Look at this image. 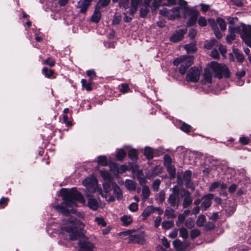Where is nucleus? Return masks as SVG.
Here are the masks:
<instances>
[{
	"label": "nucleus",
	"instance_id": "nucleus-1",
	"mask_svg": "<svg viewBox=\"0 0 251 251\" xmlns=\"http://www.w3.org/2000/svg\"><path fill=\"white\" fill-rule=\"evenodd\" d=\"M67 226L62 228L69 233L70 239H78L79 251H94V244L88 241V238L80 230L84 226V224L75 218L70 217L67 219Z\"/></svg>",
	"mask_w": 251,
	"mask_h": 251
},
{
	"label": "nucleus",
	"instance_id": "nucleus-2",
	"mask_svg": "<svg viewBox=\"0 0 251 251\" xmlns=\"http://www.w3.org/2000/svg\"><path fill=\"white\" fill-rule=\"evenodd\" d=\"M61 194L63 202L61 205H56L54 208L65 216H68L70 213L75 212L73 207L76 206V201H78L82 203L85 202L83 196L75 188L70 190L62 189Z\"/></svg>",
	"mask_w": 251,
	"mask_h": 251
},
{
	"label": "nucleus",
	"instance_id": "nucleus-3",
	"mask_svg": "<svg viewBox=\"0 0 251 251\" xmlns=\"http://www.w3.org/2000/svg\"><path fill=\"white\" fill-rule=\"evenodd\" d=\"M110 183L111 181L103 183V188L104 191L103 192L100 188H99L98 181L95 177H87L82 181L83 185L86 187L88 192L93 193L98 192L101 197L105 199H107V195H108V193L111 190Z\"/></svg>",
	"mask_w": 251,
	"mask_h": 251
},
{
	"label": "nucleus",
	"instance_id": "nucleus-4",
	"mask_svg": "<svg viewBox=\"0 0 251 251\" xmlns=\"http://www.w3.org/2000/svg\"><path fill=\"white\" fill-rule=\"evenodd\" d=\"M194 63L193 57L190 55H183L180 57L176 58L173 61L175 66L180 64L179 69V73L182 75L186 73L187 69Z\"/></svg>",
	"mask_w": 251,
	"mask_h": 251
},
{
	"label": "nucleus",
	"instance_id": "nucleus-5",
	"mask_svg": "<svg viewBox=\"0 0 251 251\" xmlns=\"http://www.w3.org/2000/svg\"><path fill=\"white\" fill-rule=\"evenodd\" d=\"M210 67L215 73V77L219 79L223 77L228 78L230 76V72L227 67L216 62H211Z\"/></svg>",
	"mask_w": 251,
	"mask_h": 251
},
{
	"label": "nucleus",
	"instance_id": "nucleus-6",
	"mask_svg": "<svg viewBox=\"0 0 251 251\" xmlns=\"http://www.w3.org/2000/svg\"><path fill=\"white\" fill-rule=\"evenodd\" d=\"M201 71V68L196 66L191 68L186 75V80L188 82H197L199 80Z\"/></svg>",
	"mask_w": 251,
	"mask_h": 251
},
{
	"label": "nucleus",
	"instance_id": "nucleus-7",
	"mask_svg": "<svg viewBox=\"0 0 251 251\" xmlns=\"http://www.w3.org/2000/svg\"><path fill=\"white\" fill-rule=\"evenodd\" d=\"M160 12L167 16L169 19L174 20L179 17L180 8L179 7H176L173 8L172 10L164 9L163 10H160Z\"/></svg>",
	"mask_w": 251,
	"mask_h": 251
},
{
	"label": "nucleus",
	"instance_id": "nucleus-8",
	"mask_svg": "<svg viewBox=\"0 0 251 251\" xmlns=\"http://www.w3.org/2000/svg\"><path fill=\"white\" fill-rule=\"evenodd\" d=\"M241 36L244 42L251 47V26H243Z\"/></svg>",
	"mask_w": 251,
	"mask_h": 251
},
{
	"label": "nucleus",
	"instance_id": "nucleus-9",
	"mask_svg": "<svg viewBox=\"0 0 251 251\" xmlns=\"http://www.w3.org/2000/svg\"><path fill=\"white\" fill-rule=\"evenodd\" d=\"M187 30L186 28L179 29L176 30L170 37V41L172 42L176 43L181 41L184 35L186 33Z\"/></svg>",
	"mask_w": 251,
	"mask_h": 251
},
{
	"label": "nucleus",
	"instance_id": "nucleus-10",
	"mask_svg": "<svg viewBox=\"0 0 251 251\" xmlns=\"http://www.w3.org/2000/svg\"><path fill=\"white\" fill-rule=\"evenodd\" d=\"M92 0H79L77 2L76 7L79 9V13L85 14Z\"/></svg>",
	"mask_w": 251,
	"mask_h": 251
},
{
	"label": "nucleus",
	"instance_id": "nucleus-11",
	"mask_svg": "<svg viewBox=\"0 0 251 251\" xmlns=\"http://www.w3.org/2000/svg\"><path fill=\"white\" fill-rule=\"evenodd\" d=\"M214 197V195L212 194H208L201 198V207L202 210H206L209 208L212 203V200Z\"/></svg>",
	"mask_w": 251,
	"mask_h": 251
},
{
	"label": "nucleus",
	"instance_id": "nucleus-12",
	"mask_svg": "<svg viewBox=\"0 0 251 251\" xmlns=\"http://www.w3.org/2000/svg\"><path fill=\"white\" fill-rule=\"evenodd\" d=\"M167 201L171 207L176 209L180 204V199L179 195L171 194L167 200Z\"/></svg>",
	"mask_w": 251,
	"mask_h": 251
},
{
	"label": "nucleus",
	"instance_id": "nucleus-13",
	"mask_svg": "<svg viewBox=\"0 0 251 251\" xmlns=\"http://www.w3.org/2000/svg\"><path fill=\"white\" fill-rule=\"evenodd\" d=\"M187 12L190 15V18L188 21L187 24L188 26H191L196 24L199 15V12L193 9H189Z\"/></svg>",
	"mask_w": 251,
	"mask_h": 251
},
{
	"label": "nucleus",
	"instance_id": "nucleus-14",
	"mask_svg": "<svg viewBox=\"0 0 251 251\" xmlns=\"http://www.w3.org/2000/svg\"><path fill=\"white\" fill-rule=\"evenodd\" d=\"M184 199L182 202V206L184 208L188 207L193 202V198L191 193L187 190L184 191V194L182 195Z\"/></svg>",
	"mask_w": 251,
	"mask_h": 251
},
{
	"label": "nucleus",
	"instance_id": "nucleus-15",
	"mask_svg": "<svg viewBox=\"0 0 251 251\" xmlns=\"http://www.w3.org/2000/svg\"><path fill=\"white\" fill-rule=\"evenodd\" d=\"M129 242L143 245L145 243V240L141 234L131 235L129 237Z\"/></svg>",
	"mask_w": 251,
	"mask_h": 251
},
{
	"label": "nucleus",
	"instance_id": "nucleus-16",
	"mask_svg": "<svg viewBox=\"0 0 251 251\" xmlns=\"http://www.w3.org/2000/svg\"><path fill=\"white\" fill-rule=\"evenodd\" d=\"M101 15L100 9H99L98 5H97L95 11L91 17V21L95 23H99L101 19Z\"/></svg>",
	"mask_w": 251,
	"mask_h": 251
},
{
	"label": "nucleus",
	"instance_id": "nucleus-17",
	"mask_svg": "<svg viewBox=\"0 0 251 251\" xmlns=\"http://www.w3.org/2000/svg\"><path fill=\"white\" fill-rule=\"evenodd\" d=\"M173 245L174 248L178 251H182L186 249L188 245L181 242L179 240H176L174 241Z\"/></svg>",
	"mask_w": 251,
	"mask_h": 251
},
{
	"label": "nucleus",
	"instance_id": "nucleus-18",
	"mask_svg": "<svg viewBox=\"0 0 251 251\" xmlns=\"http://www.w3.org/2000/svg\"><path fill=\"white\" fill-rule=\"evenodd\" d=\"M150 5L144 3L140 4V16L141 18H145L150 11Z\"/></svg>",
	"mask_w": 251,
	"mask_h": 251
},
{
	"label": "nucleus",
	"instance_id": "nucleus-19",
	"mask_svg": "<svg viewBox=\"0 0 251 251\" xmlns=\"http://www.w3.org/2000/svg\"><path fill=\"white\" fill-rule=\"evenodd\" d=\"M111 186L112 187L114 193L116 195L117 199L118 200H121L122 198L123 194L120 187L115 182H111Z\"/></svg>",
	"mask_w": 251,
	"mask_h": 251
},
{
	"label": "nucleus",
	"instance_id": "nucleus-20",
	"mask_svg": "<svg viewBox=\"0 0 251 251\" xmlns=\"http://www.w3.org/2000/svg\"><path fill=\"white\" fill-rule=\"evenodd\" d=\"M203 79L202 80V84H206L207 83H211L212 81V76L211 72L209 70L206 69L204 70L203 75Z\"/></svg>",
	"mask_w": 251,
	"mask_h": 251
},
{
	"label": "nucleus",
	"instance_id": "nucleus-21",
	"mask_svg": "<svg viewBox=\"0 0 251 251\" xmlns=\"http://www.w3.org/2000/svg\"><path fill=\"white\" fill-rule=\"evenodd\" d=\"M192 173L191 171H186L183 175V180L185 181V185L187 188L191 187V178Z\"/></svg>",
	"mask_w": 251,
	"mask_h": 251
},
{
	"label": "nucleus",
	"instance_id": "nucleus-22",
	"mask_svg": "<svg viewBox=\"0 0 251 251\" xmlns=\"http://www.w3.org/2000/svg\"><path fill=\"white\" fill-rule=\"evenodd\" d=\"M135 175L141 185L143 186L146 184L147 181L145 178L143 171L137 170L135 172Z\"/></svg>",
	"mask_w": 251,
	"mask_h": 251
},
{
	"label": "nucleus",
	"instance_id": "nucleus-23",
	"mask_svg": "<svg viewBox=\"0 0 251 251\" xmlns=\"http://www.w3.org/2000/svg\"><path fill=\"white\" fill-rule=\"evenodd\" d=\"M156 207L153 206H149L145 208L142 213V216L144 219H146L151 213L155 211Z\"/></svg>",
	"mask_w": 251,
	"mask_h": 251
},
{
	"label": "nucleus",
	"instance_id": "nucleus-24",
	"mask_svg": "<svg viewBox=\"0 0 251 251\" xmlns=\"http://www.w3.org/2000/svg\"><path fill=\"white\" fill-rule=\"evenodd\" d=\"M196 43L195 41H193L191 43L186 44L184 46V49L188 53H194L197 51Z\"/></svg>",
	"mask_w": 251,
	"mask_h": 251
},
{
	"label": "nucleus",
	"instance_id": "nucleus-25",
	"mask_svg": "<svg viewBox=\"0 0 251 251\" xmlns=\"http://www.w3.org/2000/svg\"><path fill=\"white\" fill-rule=\"evenodd\" d=\"M142 186V199L143 201H145L150 196V190L149 187L146 184Z\"/></svg>",
	"mask_w": 251,
	"mask_h": 251
},
{
	"label": "nucleus",
	"instance_id": "nucleus-26",
	"mask_svg": "<svg viewBox=\"0 0 251 251\" xmlns=\"http://www.w3.org/2000/svg\"><path fill=\"white\" fill-rule=\"evenodd\" d=\"M87 203L89 207L94 210H96L99 207V203L95 199H89Z\"/></svg>",
	"mask_w": 251,
	"mask_h": 251
},
{
	"label": "nucleus",
	"instance_id": "nucleus-27",
	"mask_svg": "<svg viewBox=\"0 0 251 251\" xmlns=\"http://www.w3.org/2000/svg\"><path fill=\"white\" fill-rule=\"evenodd\" d=\"M125 185L127 189L129 191H133L136 189V183L132 180H126L125 182Z\"/></svg>",
	"mask_w": 251,
	"mask_h": 251
},
{
	"label": "nucleus",
	"instance_id": "nucleus-28",
	"mask_svg": "<svg viewBox=\"0 0 251 251\" xmlns=\"http://www.w3.org/2000/svg\"><path fill=\"white\" fill-rule=\"evenodd\" d=\"M42 73L48 78H51L54 74V71L53 70L48 69L47 67H44L43 68Z\"/></svg>",
	"mask_w": 251,
	"mask_h": 251
},
{
	"label": "nucleus",
	"instance_id": "nucleus-29",
	"mask_svg": "<svg viewBox=\"0 0 251 251\" xmlns=\"http://www.w3.org/2000/svg\"><path fill=\"white\" fill-rule=\"evenodd\" d=\"M167 171L169 174L171 179H173L176 177V170L174 165L168 166L166 167Z\"/></svg>",
	"mask_w": 251,
	"mask_h": 251
},
{
	"label": "nucleus",
	"instance_id": "nucleus-30",
	"mask_svg": "<svg viewBox=\"0 0 251 251\" xmlns=\"http://www.w3.org/2000/svg\"><path fill=\"white\" fill-rule=\"evenodd\" d=\"M144 155L148 160L152 159L153 158V152L150 147H146L144 151Z\"/></svg>",
	"mask_w": 251,
	"mask_h": 251
},
{
	"label": "nucleus",
	"instance_id": "nucleus-31",
	"mask_svg": "<svg viewBox=\"0 0 251 251\" xmlns=\"http://www.w3.org/2000/svg\"><path fill=\"white\" fill-rule=\"evenodd\" d=\"M97 162L99 165L102 166H106L108 165V161L105 156H99Z\"/></svg>",
	"mask_w": 251,
	"mask_h": 251
},
{
	"label": "nucleus",
	"instance_id": "nucleus-32",
	"mask_svg": "<svg viewBox=\"0 0 251 251\" xmlns=\"http://www.w3.org/2000/svg\"><path fill=\"white\" fill-rule=\"evenodd\" d=\"M101 176L105 180L107 181H111V176L109 173L106 170H101L100 171Z\"/></svg>",
	"mask_w": 251,
	"mask_h": 251
},
{
	"label": "nucleus",
	"instance_id": "nucleus-33",
	"mask_svg": "<svg viewBox=\"0 0 251 251\" xmlns=\"http://www.w3.org/2000/svg\"><path fill=\"white\" fill-rule=\"evenodd\" d=\"M206 218L204 215H200L196 221V224L197 226L199 227H201L204 226V224L205 222Z\"/></svg>",
	"mask_w": 251,
	"mask_h": 251
},
{
	"label": "nucleus",
	"instance_id": "nucleus-34",
	"mask_svg": "<svg viewBox=\"0 0 251 251\" xmlns=\"http://www.w3.org/2000/svg\"><path fill=\"white\" fill-rule=\"evenodd\" d=\"M174 212V209L168 207L165 211V215L168 218H174L176 216Z\"/></svg>",
	"mask_w": 251,
	"mask_h": 251
},
{
	"label": "nucleus",
	"instance_id": "nucleus-35",
	"mask_svg": "<svg viewBox=\"0 0 251 251\" xmlns=\"http://www.w3.org/2000/svg\"><path fill=\"white\" fill-rule=\"evenodd\" d=\"M121 220L123 222V225L126 226H127L130 225L132 222L131 217L126 215H124L122 217Z\"/></svg>",
	"mask_w": 251,
	"mask_h": 251
},
{
	"label": "nucleus",
	"instance_id": "nucleus-36",
	"mask_svg": "<svg viewBox=\"0 0 251 251\" xmlns=\"http://www.w3.org/2000/svg\"><path fill=\"white\" fill-rule=\"evenodd\" d=\"M126 156V152L123 149H120L117 151L116 157L118 160H122Z\"/></svg>",
	"mask_w": 251,
	"mask_h": 251
},
{
	"label": "nucleus",
	"instance_id": "nucleus-37",
	"mask_svg": "<svg viewBox=\"0 0 251 251\" xmlns=\"http://www.w3.org/2000/svg\"><path fill=\"white\" fill-rule=\"evenodd\" d=\"M217 23L219 25L221 30H225L226 29V23L224 20L219 18L217 19Z\"/></svg>",
	"mask_w": 251,
	"mask_h": 251
},
{
	"label": "nucleus",
	"instance_id": "nucleus-38",
	"mask_svg": "<svg viewBox=\"0 0 251 251\" xmlns=\"http://www.w3.org/2000/svg\"><path fill=\"white\" fill-rule=\"evenodd\" d=\"M82 86L85 88L87 91H91L92 90V87L91 86V83H87V80L85 79H82L81 80Z\"/></svg>",
	"mask_w": 251,
	"mask_h": 251
},
{
	"label": "nucleus",
	"instance_id": "nucleus-39",
	"mask_svg": "<svg viewBox=\"0 0 251 251\" xmlns=\"http://www.w3.org/2000/svg\"><path fill=\"white\" fill-rule=\"evenodd\" d=\"M164 165L167 167L168 166L172 165V159L170 155L168 154L164 155Z\"/></svg>",
	"mask_w": 251,
	"mask_h": 251
},
{
	"label": "nucleus",
	"instance_id": "nucleus-40",
	"mask_svg": "<svg viewBox=\"0 0 251 251\" xmlns=\"http://www.w3.org/2000/svg\"><path fill=\"white\" fill-rule=\"evenodd\" d=\"M128 155L129 157L132 160L137 159V151L136 150H131L128 151Z\"/></svg>",
	"mask_w": 251,
	"mask_h": 251
},
{
	"label": "nucleus",
	"instance_id": "nucleus-41",
	"mask_svg": "<svg viewBox=\"0 0 251 251\" xmlns=\"http://www.w3.org/2000/svg\"><path fill=\"white\" fill-rule=\"evenodd\" d=\"M111 0H99L98 4L99 9H100L101 7L107 6L109 5Z\"/></svg>",
	"mask_w": 251,
	"mask_h": 251
},
{
	"label": "nucleus",
	"instance_id": "nucleus-42",
	"mask_svg": "<svg viewBox=\"0 0 251 251\" xmlns=\"http://www.w3.org/2000/svg\"><path fill=\"white\" fill-rule=\"evenodd\" d=\"M174 225L173 221H164L162 224V226L163 228L165 229H168L171 228Z\"/></svg>",
	"mask_w": 251,
	"mask_h": 251
},
{
	"label": "nucleus",
	"instance_id": "nucleus-43",
	"mask_svg": "<svg viewBox=\"0 0 251 251\" xmlns=\"http://www.w3.org/2000/svg\"><path fill=\"white\" fill-rule=\"evenodd\" d=\"M180 236L183 239H187L188 237V232L184 227H181L179 229Z\"/></svg>",
	"mask_w": 251,
	"mask_h": 251
},
{
	"label": "nucleus",
	"instance_id": "nucleus-44",
	"mask_svg": "<svg viewBox=\"0 0 251 251\" xmlns=\"http://www.w3.org/2000/svg\"><path fill=\"white\" fill-rule=\"evenodd\" d=\"M161 183V181L159 179H155L152 183V189L154 191H157L159 190V186Z\"/></svg>",
	"mask_w": 251,
	"mask_h": 251
},
{
	"label": "nucleus",
	"instance_id": "nucleus-45",
	"mask_svg": "<svg viewBox=\"0 0 251 251\" xmlns=\"http://www.w3.org/2000/svg\"><path fill=\"white\" fill-rule=\"evenodd\" d=\"M185 225L188 228H192L195 226L194 220L192 218H188L185 222Z\"/></svg>",
	"mask_w": 251,
	"mask_h": 251
},
{
	"label": "nucleus",
	"instance_id": "nucleus-46",
	"mask_svg": "<svg viewBox=\"0 0 251 251\" xmlns=\"http://www.w3.org/2000/svg\"><path fill=\"white\" fill-rule=\"evenodd\" d=\"M121 88L120 89V91L122 93H127L129 90V86L126 83H122L121 85Z\"/></svg>",
	"mask_w": 251,
	"mask_h": 251
},
{
	"label": "nucleus",
	"instance_id": "nucleus-47",
	"mask_svg": "<svg viewBox=\"0 0 251 251\" xmlns=\"http://www.w3.org/2000/svg\"><path fill=\"white\" fill-rule=\"evenodd\" d=\"M201 234V231L198 229H194L191 231L190 236L191 238L194 239L196 237L199 236Z\"/></svg>",
	"mask_w": 251,
	"mask_h": 251
},
{
	"label": "nucleus",
	"instance_id": "nucleus-48",
	"mask_svg": "<svg viewBox=\"0 0 251 251\" xmlns=\"http://www.w3.org/2000/svg\"><path fill=\"white\" fill-rule=\"evenodd\" d=\"M43 63L44 64H47L49 65L50 67H53L55 65V61L51 59L50 57L47 58L46 60L43 61Z\"/></svg>",
	"mask_w": 251,
	"mask_h": 251
},
{
	"label": "nucleus",
	"instance_id": "nucleus-49",
	"mask_svg": "<svg viewBox=\"0 0 251 251\" xmlns=\"http://www.w3.org/2000/svg\"><path fill=\"white\" fill-rule=\"evenodd\" d=\"M162 173V168L160 166H156L152 170V175L157 176Z\"/></svg>",
	"mask_w": 251,
	"mask_h": 251
},
{
	"label": "nucleus",
	"instance_id": "nucleus-50",
	"mask_svg": "<svg viewBox=\"0 0 251 251\" xmlns=\"http://www.w3.org/2000/svg\"><path fill=\"white\" fill-rule=\"evenodd\" d=\"M138 6V5L131 4V6L129 10V13L130 14V15L133 16V15L137 11Z\"/></svg>",
	"mask_w": 251,
	"mask_h": 251
},
{
	"label": "nucleus",
	"instance_id": "nucleus-51",
	"mask_svg": "<svg viewBox=\"0 0 251 251\" xmlns=\"http://www.w3.org/2000/svg\"><path fill=\"white\" fill-rule=\"evenodd\" d=\"M198 24L201 26H205L207 25V21L204 17H200L198 19Z\"/></svg>",
	"mask_w": 251,
	"mask_h": 251
},
{
	"label": "nucleus",
	"instance_id": "nucleus-52",
	"mask_svg": "<svg viewBox=\"0 0 251 251\" xmlns=\"http://www.w3.org/2000/svg\"><path fill=\"white\" fill-rule=\"evenodd\" d=\"M121 20V16L118 14H116L114 15L113 17V19L112 21V24L114 25H117L119 24L120 21Z\"/></svg>",
	"mask_w": 251,
	"mask_h": 251
},
{
	"label": "nucleus",
	"instance_id": "nucleus-53",
	"mask_svg": "<svg viewBox=\"0 0 251 251\" xmlns=\"http://www.w3.org/2000/svg\"><path fill=\"white\" fill-rule=\"evenodd\" d=\"M9 201V199L7 198L3 197L0 200V206L3 208L7 205Z\"/></svg>",
	"mask_w": 251,
	"mask_h": 251
},
{
	"label": "nucleus",
	"instance_id": "nucleus-54",
	"mask_svg": "<svg viewBox=\"0 0 251 251\" xmlns=\"http://www.w3.org/2000/svg\"><path fill=\"white\" fill-rule=\"evenodd\" d=\"M179 4L183 7L185 10L187 12L189 8L187 7V2L184 0H178Z\"/></svg>",
	"mask_w": 251,
	"mask_h": 251
},
{
	"label": "nucleus",
	"instance_id": "nucleus-55",
	"mask_svg": "<svg viewBox=\"0 0 251 251\" xmlns=\"http://www.w3.org/2000/svg\"><path fill=\"white\" fill-rule=\"evenodd\" d=\"M220 183L219 182H218V181H215V182H214L213 183H212L211 184V185H210V187H209V191H214L215 189H216V188H217L219 186H220Z\"/></svg>",
	"mask_w": 251,
	"mask_h": 251
},
{
	"label": "nucleus",
	"instance_id": "nucleus-56",
	"mask_svg": "<svg viewBox=\"0 0 251 251\" xmlns=\"http://www.w3.org/2000/svg\"><path fill=\"white\" fill-rule=\"evenodd\" d=\"M180 128L182 131L188 133L190 131L191 126L188 124L184 123L182 124Z\"/></svg>",
	"mask_w": 251,
	"mask_h": 251
},
{
	"label": "nucleus",
	"instance_id": "nucleus-57",
	"mask_svg": "<svg viewBox=\"0 0 251 251\" xmlns=\"http://www.w3.org/2000/svg\"><path fill=\"white\" fill-rule=\"evenodd\" d=\"M129 209L132 212L136 211L138 209V205L136 202H132L129 206Z\"/></svg>",
	"mask_w": 251,
	"mask_h": 251
},
{
	"label": "nucleus",
	"instance_id": "nucleus-58",
	"mask_svg": "<svg viewBox=\"0 0 251 251\" xmlns=\"http://www.w3.org/2000/svg\"><path fill=\"white\" fill-rule=\"evenodd\" d=\"M235 34L233 32H231V33L229 32V34L227 35L226 36L227 42L229 43H231L233 40H235Z\"/></svg>",
	"mask_w": 251,
	"mask_h": 251
},
{
	"label": "nucleus",
	"instance_id": "nucleus-59",
	"mask_svg": "<svg viewBox=\"0 0 251 251\" xmlns=\"http://www.w3.org/2000/svg\"><path fill=\"white\" fill-rule=\"evenodd\" d=\"M208 23L212 27L213 30L218 29L217 26V23L214 19L208 20Z\"/></svg>",
	"mask_w": 251,
	"mask_h": 251
},
{
	"label": "nucleus",
	"instance_id": "nucleus-60",
	"mask_svg": "<svg viewBox=\"0 0 251 251\" xmlns=\"http://www.w3.org/2000/svg\"><path fill=\"white\" fill-rule=\"evenodd\" d=\"M239 142L243 145H248L250 142V139L247 137H241L239 139Z\"/></svg>",
	"mask_w": 251,
	"mask_h": 251
},
{
	"label": "nucleus",
	"instance_id": "nucleus-61",
	"mask_svg": "<svg viewBox=\"0 0 251 251\" xmlns=\"http://www.w3.org/2000/svg\"><path fill=\"white\" fill-rule=\"evenodd\" d=\"M86 74L88 76L90 77V80L93 79V78L96 76V72L93 70H88L86 72Z\"/></svg>",
	"mask_w": 251,
	"mask_h": 251
},
{
	"label": "nucleus",
	"instance_id": "nucleus-62",
	"mask_svg": "<svg viewBox=\"0 0 251 251\" xmlns=\"http://www.w3.org/2000/svg\"><path fill=\"white\" fill-rule=\"evenodd\" d=\"M235 57L238 61L242 62L244 60V57L242 53L240 52H235Z\"/></svg>",
	"mask_w": 251,
	"mask_h": 251
},
{
	"label": "nucleus",
	"instance_id": "nucleus-63",
	"mask_svg": "<svg viewBox=\"0 0 251 251\" xmlns=\"http://www.w3.org/2000/svg\"><path fill=\"white\" fill-rule=\"evenodd\" d=\"M215 225L211 222H209L207 223L204 226V228L206 230H211L212 229H213Z\"/></svg>",
	"mask_w": 251,
	"mask_h": 251
},
{
	"label": "nucleus",
	"instance_id": "nucleus-64",
	"mask_svg": "<svg viewBox=\"0 0 251 251\" xmlns=\"http://www.w3.org/2000/svg\"><path fill=\"white\" fill-rule=\"evenodd\" d=\"M197 34V31L195 29L191 28L189 30V37L190 39H193L195 38L196 35Z\"/></svg>",
	"mask_w": 251,
	"mask_h": 251
}]
</instances>
